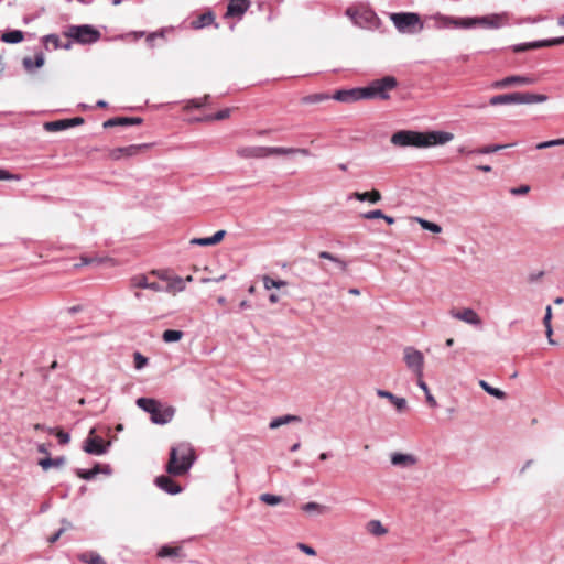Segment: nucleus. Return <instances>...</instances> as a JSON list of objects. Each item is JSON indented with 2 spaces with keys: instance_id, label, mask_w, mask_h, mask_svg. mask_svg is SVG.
I'll return each mask as SVG.
<instances>
[{
  "instance_id": "f257e3e1",
  "label": "nucleus",
  "mask_w": 564,
  "mask_h": 564,
  "mask_svg": "<svg viewBox=\"0 0 564 564\" xmlns=\"http://www.w3.org/2000/svg\"><path fill=\"white\" fill-rule=\"evenodd\" d=\"M453 138V133L445 131L417 132L412 130H400L392 134L391 143L400 148H429L432 145L445 144L452 141Z\"/></svg>"
},
{
  "instance_id": "f03ea898",
  "label": "nucleus",
  "mask_w": 564,
  "mask_h": 564,
  "mask_svg": "<svg viewBox=\"0 0 564 564\" xmlns=\"http://www.w3.org/2000/svg\"><path fill=\"white\" fill-rule=\"evenodd\" d=\"M194 462L193 447L188 443H181L171 448L166 471L172 476H182L191 469Z\"/></svg>"
},
{
  "instance_id": "7ed1b4c3",
  "label": "nucleus",
  "mask_w": 564,
  "mask_h": 564,
  "mask_svg": "<svg viewBox=\"0 0 564 564\" xmlns=\"http://www.w3.org/2000/svg\"><path fill=\"white\" fill-rule=\"evenodd\" d=\"M137 405L150 414L152 423L164 425L170 423L175 415V408L166 405L152 398H139Z\"/></svg>"
},
{
  "instance_id": "20e7f679",
  "label": "nucleus",
  "mask_w": 564,
  "mask_h": 564,
  "mask_svg": "<svg viewBox=\"0 0 564 564\" xmlns=\"http://www.w3.org/2000/svg\"><path fill=\"white\" fill-rule=\"evenodd\" d=\"M547 100L546 95L533 93H510L492 96L489 99V105H521V104H540Z\"/></svg>"
},
{
  "instance_id": "39448f33",
  "label": "nucleus",
  "mask_w": 564,
  "mask_h": 564,
  "mask_svg": "<svg viewBox=\"0 0 564 564\" xmlns=\"http://www.w3.org/2000/svg\"><path fill=\"white\" fill-rule=\"evenodd\" d=\"M395 29L401 33L415 34L423 30L424 24L419 13L399 12L390 15Z\"/></svg>"
},
{
  "instance_id": "423d86ee",
  "label": "nucleus",
  "mask_w": 564,
  "mask_h": 564,
  "mask_svg": "<svg viewBox=\"0 0 564 564\" xmlns=\"http://www.w3.org/2000/svg\"><path fill=\"white\" fill-rule=\"evenodd\" d=\"M397 85L398 82L393 76H384L380 79H376L364 87L365 99L387 100L390 98L389 91L394 89Z\"/></svg>"
},
{
  "instance_id": "0eeeda50",
  "label": "nucleus",
  "mask_w": 564,
  "mask_h": 564,
  "mask_svg": "<svg viewBox=\"0 0 564 564\" xmlns=\"http://www.w3.org/2000/svg\"><path fill=\"white\" fill-rule=\"evenodd\" d=\"M65 35L78 43L88 44L97 42L100 37V32L88 24L70 25L65 32Z\"/></svg>"
},
{
  "instance_id": "6e6552de",
  "label": "nucleus",
  "mask_w": 564,
  "mask_h": 564,
  "mask_svg": "<svg viewBox=\"0 0 564 564\" xmlns=\"http://www.w3.org/2000/svg\"><path fill=\"white\" fill-rule=\"evenodd\" d=\"M506 21L507 15L505 13L465 18L464 29H469L477 25L486 29H499L506 23Z\"/></svg>"
},
{
  "instance_id": "1a4fd4ad",
  "label": "nucleus",
  "mask_w": 564,
  "mask_h": 564,
  "mask_svg": "<svg viewBox=\"0 0 564 564\" xmlns=\"http://www.w3.org/2000/svg\"><path fill=\"white\" fill-rule=\"evenodd\" d=\"M403 359L406 367L415 375L416 378H423L424 356L412 346L403 349Z\"/></svg>"
},
{
  "instance_id": "9d476101",
  "label": "nucleus",
  "mask_w": 564,
  "mask_h": 564,
  "mask_svg": "<svg viewBox=\"0 0 564 564\" xmlns=\"http://www.w3.org/2000/svg\"><path fill=\"white\" fill-rule=\"evenodd\" d=\"M449 315L458 321H462L468 325L475 327H481L482 321L477 312L470 307H465L463 310H451Z\"/></svg>"
},
{
  "instance_id": "9b49d317",
  "label": "nucleus",
  "mask_w": 564,
  "mask_h": 564,
  "mask_svg": "<svg viewBox=\"0 0 564 564\" xmlns=\"http://www.w3.org/2000/svg\"><path fill=\"white\" fill-rule=\"evenodd\" d=\"M110 443H105L99 436H88L84 442V451L90 455H104L107 453Z\"/></svg>"
},
{
  "instance_id": "f8f14e48",
  "label": "nucleus",
  "mask_w": 564,
  "mask_h": 564,
  "mask_svg": "<svg viewBox=\"0 0 564 564\" xmlns=\"http://www.w3.org/2000/svg\"><path fill=\"white\" fill-rule=\"evenodd\" d=\"M332 98L345 104L362 100L365 99L364 87L337 90Z\"/></svg>"
},
{
  "instance_id": "ddd939ff",
  "label": "nucleus",
  "mask_w": 564,
  "mask_h": 564,
  "mask_svg": "<svg viewBox=\"0 0 564 564\" xmlns=\"http://www.w3.org/2000/svg\"><path fill=\"white\" fill-rule=\"evenodd\" d=\"M435 21V28L437 29H451V28H462L464 29L465 18H455L443 15L437 13L433 17Z\"/></svg>"
},
{
  "instance_id": "4468645a",
  "label": "nucleus",
  "mask_w": 564,
  "mask_h": 564,
  "mask_svg": "<svg viewBox=\"0 0 564 564\" xmlns=\"http://www.w3.org/2000/svg\"><path fill=\"white\" fill-rule=\"evenodd\" d=\"M534 82H535L534 78L530 77V76L513 75V76L505 77L501 80L495 82L492 86L495 88H506V87H509L512 85H520V86L532 85Z\"/></svg>"
},
{
  "instance_id": "2eb2a0df",
  "label": "nucleus",
  "mask_w": 564,
  "mask_h": 564,
  "mask_svg": "<svg viewBox=\"0 0 564 564\" xmlns=\"http://www.w3.org/2000/svg\"><path fill=\"white\" fill-rule=\"evenodd\" d=\"M290 154H302L304 156H310L311 151L305 148L267 147V158L270 155H290Z\"/></svg>"
},
{
  "instance_id": "dca6fc26",
  "label": "nucleus",
  "mask_w": 564,
  "mask_h": 564,
  "mask_svg": "<svg viewBox=\"0 0 564 564\" xmlns=\"http://www.w3.org/2000/svg\"><path fill=\"white\" fill-rule=\"evenodd\" d=\"M250 0H229L226 17L240 18L250 8Z\"/></svg>"
},
{
  "instance_id": "f3484780",
  "label": "nucleus",
  "mask_w": 564,
  "mask_h": 564,
  "mask_svg": "<svg viewBox=\"0 0 564 564\" xmlns=\"http://www.w3.org/2000/svg\"><path fill=\"white\" fill-rule=\"evenodd\" d=\"M391 464L401 468H410L417 463V458L413 454H404L394 452L391 454Z\"/></svg>"
},
{
  "instance_id": "a211bd4d",
  "label": "nucleus",
  "mask_w": 564,
  "mask_h": 564,
  "mask_svg": "<svg viewBox=\"0 0 564 564\" xmlns=\"http://www.w3.org/2000/svg\"><path fill=\"white\" fill-rule=\"evenodd\" d=\"M236 153L242 159H262L267 158V147H240Z\"/></svg>"
},
{
  "instance_id": "6ab92c4d",
  "label": "nucleus",
  "mask_w": 564,
  "mask_h": 564,
  "mask_svg": "<svg viewBox=\"0 0 564 564\" xmlns=\"http://www.w3.org/2000/svg\"><path fill=\"white\" fill-rule=\"evenodd\" d=\"M154 482L160 489L170 495H176L182 491V487L169 476H159L155 478Z\"/></svg>"
},
{
  "instance_id": "aec40b11",
  "label": "nucleus",
  "mask_w": 564,
  "mask_h": 564,
  "mask_svg": "<svg viewBox=\"0 0 564 564\" xmlns=\"http://www.w3.org/2000/svg\"><path fill=\"white\" fill-rule=\"evenodd\" d=\"M130 284L132 288H139V289H149L154 292H162L164 288L158 283V282H149L147 276L143 274H139L133 276L130 280Z\"/></svg>"
},
{
  "instance_id": "412c9836",
  "label": "nucleus",
  "mask_w": 564,
  "mask_h": 564,
  "mask_svg": "<svg viewBox=\"0 0 564 564\" xmlns=\"http://www.w3.org/2000/svg\"><path fill=\"white\" fill-rule=\"evenodd\" d=\"M142 118L140 117H115L106 120L104 122V128H112V127H127V126H133V124H141Z\"/></svg>"
},
{
  "instance_id": "4be33fe9",
  "label": "nucleus",
  "mask_w": 564,
  "mask_h": 564,
  "mask_svg": "<svg viewBox=\"0 0 564 564\" xmlns=\"http://www.w3.org/2000/svg\"><path fill=\"white\" fill-rule=\"evenodd\" d=\"M225 236H226V230L221 229V230L216 231L212 237L193 238V239H191L189 243L194 245V246H202V247L213 246V245H217L218 242H220Z\"/></svg>"
},
{
  "instance_id": "5701e85b",
  "label": "nucleus",
  "mask_w": 564,
  "mask_h": 564,
  "mask_svg": "<svg viewBox=\"0 0 564 564\" xmlns=\"http://www.w3.org/2000/svg\"><path fill=\"white\" fill-rule=\"evenodd\" d=\"M377 395L380 398L388 399L399 412H402L403 410L406 409V400L404 398L394 395L390 391L378 389Z\"/></svg>"
},
{
  "instance_id": "b1692460",
  "label": "nucleus",
  "mask_w": 564,
  "mask_h": 564,
  "mask_svg": "<svg viewBox=\"0 0 564 564\" xmlns=\"http://www.w3.org/2000/svg\"><path fill=\"white\" fill-rule=\"evenodd\" d=\"M76 475L85 480H91L95 478L99 473L110 474L109 466H106L104 469H101L99 464H96L91 469H76Z\"/></svg>"
},
{
  "instance_id": "393cba45",
  "label": "nucleus",
  "mask_w": 564,
  "mask_h": 564,
  "mask_svg": "<svg viewBox=\"0 0 564 564\" xmlns=\"http://www.w3.org/2000/svg\"><path fill=\"white\" fill-rule=\"evenodd\" d=\"M215 21V14L212 11L199 14L195 20L191 22L193 29L198 30L213 24Z\"/></svg>"
},
{
  "instance_id": "a878e982",
  "label": "nucleus",
  "mask_w": 564,
  "mask_h": 564,
  "mask_svg": "<svg viewBox=\"0 0 564 564\" xmlns=\"http://www.w3.org/2000/svg\"><path fill=\"white\" fill-rule=\"evenodd\" d=\"M350 198H355L360 202L368 200L371 204H376L381 199V194L377 189H372L371 192H365V193L355 192L349 196V199Z\"/></svg>"
},
{
  "instance_id": "bb28decb",
  "label": "nucleus",
  "mask_w": 564,
  "mask_h": 564,
  "mask_svg": "<svg viewBox=\"0 0 564 564\" xmlns=\"http://www.w3.org/2000/svg\"><path fill=\"white\" fill-rule=\"evenodd\" d=\"M366 531L373 536H382L388 533V529L383 527L380 520H370L366 523Z\"/></svg>"
},
{
  "instance_id": "cd10ccee",
  "label": "nucleus",
  "mask_w": 564,
  "mask_h": 564,
  "mask_svg": "<svg viewBox=\"0 0 564 564\" xmlns=\"http://www.w3.org/2000/svg\"><path fill=\"white\" fill-rule=\"evenodd\" d=\"M166 280H167V285H166V288H164L163 291L175 293V292H182L186 288V280H184L181 276H172Z\"/></svg>"
},
{
  "instance_id": "c85d7f7f",
  "label": "nucleus",
  "mask_w": 564,
  "mask_h": 564,
  "mask_svg": "<svg viewBox=\"0 0 564 564\" xmlns=\"http://www.w3.org/2000/svg\"><path fill=\"white\" fill-rule=\"evenodd\" d=\"M149 147V144H132L124 148H118L113 151V158H119L117 153H122L127 156H132L138 154L142 149H148Z\"/></svg>"
},
{
  "instance_id": "c756f323",
  "label": "nucleus",
  "mask_w": 564,
  "mask_h": 564,
  "mask_svg": "<svg viewBox=\"0 0 564 564\" xmlns=\"http://www.w3.org/2000/svg\"><path fill=\"white\" fill-rule=\"evenodd\" d=\"M22 64L28 72H32L35 68H40L44 64V56L42 53L36 54L34 58L26 56L23 58Z\"/></svg>"
},
{
  "instance_id": "7c9ffc66",
  "label": "nucleus",
  "mask_w": 564,
  "mask_h": 564,
  "mask_svg": "<svg viewBox=\"0 0 564 564\" xmlns=\"http://www.w3.org/2000/svg\"><path fill=\"white\" fill-rule=\"evenodd\" d=\"M300 421H301L300 416L292 415V414H286V415L273 419L270 422L269 427L274 430V429H278V427H280V426L284 425V424L300 422Z\"/></svg>"
},
{
  "instance_id": "2f4dec72",
  "label": "nucleus",
  "mask_w": 564,
  "mask_h": 564,
  "mask_svg": "<svg viewBox=\"0 0 564 564\" xmlns=\"http://www.w3.org/2000/svg\"><path fill=\"white\" fill-rule=\"evenodd\" d=\"M66 463V458L64 456L51 458L46 457L39 462V465L44 469L47 470L51 467H61Z\"/></svg>"
},
{
  "instance_id": "473e14b6",
  "label": "nucleus",
  "mask_w": 564,
  "mask_h": 564,
  "mask_svg": "<svg viewBox=\"0 0 564 564\" xmlns=\"http://www.w3.org/2000/svg\"><path fill=\"white\" fill-rule=\"evenodd\" d=\"M24 39V34L22 31L20 30H13V31H9V32H4L1 36V40L6 43H10V44H17V43H20L22 42Z\"/></svg>"
},
{
  "instance_id": "72a5a7b5",
  "label": "nucleus",
  "mask_w": 564,
  "mask_h": 564,
  "mask_svg": "<svg viewBox=\"0 0 564 564\" xmlns=\"http://www.w3.org/2000/svg\"><path fill=\"white\" fill-rule=\"evenodd\" d=\"M301 509L304 512L311 513L315 512L317 514H324L328 511V507L321 505L318 502L310 501L301 506Z\"/></svg>"
},
{
  "instance_id": "f704fd0d",
  "label": "nucleus",
  "mask_w": 564,
  "mask_h": 564,
  "mask_svg": "<svg viewBox=\"0 0 564 564\" xmlns=\"http://www.w3.org/2000/svg\"><path fill=\"white\" fill-rule=\"evenodd\" d=\"M44 129L48 132H57L69 129L67 119L48 121L44 123Z\"/></svg>"
},
{
  "instance_id": "c9c22d12",
  "label": "nucleus",
  "mask_w": 564,
  "mask_h": 564,
  "mask_svg": "<svg viewBox=\"0 0 564 564\" xmlns=\"http://www.w3.org/2000/svg\"><path fill=\"white\" fill-rule=\"evenodd\" d=\"M182 549L180 546H170L164 545L162 546L159 552V557H177L181 555Z\"/></svg>"
},
{
  "instance_id": "e433bc0d",
  "label": "nucleus",
  "mask_w": 564,
  "mask_h": 564,
  "mask_svg": "<svg viewBox=\"0 0 564 564\" xmlns=\"http://www.w3.org/2000/svg\"><path fill=\"white\" fill-rule=\"evenodd\" d=\"M479 386L481 387V389L484 391H486L488 394L492 395V397H496L497 399H505L506 398V393L498 389V388H494L491 387L487 381L485 380H480L479 381Z\"/></svg>"
},
{
  "instance_id": "4c0bfd02",
  "label": "nucleus",
  "mask_w": 564,
  "mask_h": 564,
  "mask_svg": "<svg viewBox=\"0 0 564 564\" xmlns=\"http://www.w3.org/2000/svg\"><path fill=\"white\" fill-rule=\"evenodd\" d=\"M512 145L513 144H490L475 149L471 152H476V154H490Z\"/></svg>"
},
{
  "instance_id": "58836bf2",
  "label": "nucleus",
  "mask_w": 564,
  "mask_h": 564,
  "mask_svg": "<svg viewBox=\"0 0 564 564\" xmlns=\"http://www.w3.org/2000/svg\"><path fill=\"white\" fill-rule=\"evenodd\" d=\"M79 560L87 564H106L105 560L99 554L94 552L80 554Z\"/></svg>"
},
{
  "instance_id": "ea45409f",
  "label": "nucleus",
  "mask_w": 564,
  "mask_h": 564,
  "mask_svg": "<svg viewBox=\"0 0 564 564\" xmlns=\"http://www.w3.org/2000/svg\"><path fill=\"white\" fill-rule=\"evenodd\" d=\"M184 336L182 330L176 329H166L164 330L162 338L165 343H176L181 340Z\"/></svg>"
},
{
  "instance_id": "a19ab883",
  "label": "nucleus",
  "mask_w": 564,
  "mask_h": 564,
  "mask_svg": "<svg viewBox=\"0 0 564 564\" xmlns=\"http://www.w3.org/2000/svg\"><path fill=\"white\" fill-rule=\"evenodd\" d=\"M318 257L321 259L333 261L334 263H336L339 267V269L341 271H346V269H347V263L344 260L339 259L338 257L332 254L328 251H321L318 253Z\"/></svg>"
},
{
  "instance_id": "79ce46f5",
  "label": "nucleus",
  "mask_w": 564,
  "mask_h": 564,
  "mask_svg": "<svg viewBox=\"0 0 564 564\" xmlns=\"http://www.w3.org/2000/svg\"><path fill=\"white\" fill-rule=\"evenodd\" d=\"M417 386L424 391L426 402L430 404V406L436 408L437 402H436L435 398L432 395V393L430 392V389H429L426 382L423 380V378H417Z\"/></svg>"
},
{
  "instance_id": "37998d69",
  "label": "nucleus",
  "mask_w": 564,
  "mask_h": 564,
  "mask_svg": "<svg viewBox=\"0 0 564 564\" xmlns=\"http://www.w3.org/2000/svg\"><path fill=\"white\" fill-rule=\"evenodd\" d=\"M541 43H547V40H541V41H534V42H529V43H523V44H517L513 46V51L514 52H523V51H527V50H531V48H540V47H546L547 45H538V44H541Z\"/></svg>"
},
{
  "instance_id": "c03bdc74",
  "label": "nucleus",
  "mask_w": 564,
  "mask_h": 564,
  "mask_svg": "<svg viewBox=\"0 0 564 564\" xmlns=\"http://www.w3.org/2000/svg\"><path fill=\"white\" fill-rule=\"evenodd\" d=\"M259 500L269 506H276L283 501V497L265 492L259 496Z\"/></svg>"
},
{
  "instance_id": "a18cd8bd",
  "label": "nucleus",
  "mask_w": 564,
  "mask_h": 564,
  "mask_svg": "<svg viewBox=\"0 0 564 564\" xmlns=\"http://www.w3.org/2000/svg\"><path fill=\"white\" fill-rule=\"evenodd\" d=\"M263 286L265 290H271L273 288H282V286H285L288 283L286 281H283V280H274L268 275H264L263 279Z\"/></svg>"
},
{
  "instance_id": "49530a36",
  "label": "nucleus",
  "mask_w": 564,
  "mask_h": 564,
  "mask_svg": "<svg viewBox=\"0 0 564 564\" xmlns=\"http://www.w3.org/2000/svg\"><path fill=\"white\" fill-rule=\"evenodd\" d=\"M327 94H313L302 98L303 104H317L329 99Z\"/></svg>"
},
{
  "instance_id": "de8ad7c7",
  "label": "nucleus",
  "mask_w": 564,
  "mask_h": 564,
  "mask_svg": "<svg viewBox=\"0 0 564 564\" xmlns=\"http://www.w3.org/2000/svg\"><path fill=\"white\" fill-rule=\"evenodd\" d=\"M417 221L421 225V227L425 230H429L434 234H440L442 231L441 226L435 223L429 221L423 218H417Z\"/></svg>"
},
{
  "instance_id": "09e8293b",
  "label": "nucleus",
  "mask_w": 564,
  "mask_h": 564,
  "mask_svg": "<svg viewBox=\"0 0 564 564\" xmlns=\"http://www.w3.org/2000/svg\"><path fill=\"white\" fill-rule=\"evenodd\" d=\"M45 42L47 44H52L55 48H58V47H64V48H69L70 47V42L68 41L66 44H61L59 43V37L56 35V34H48L45 36Z\"/></svg>"
},
{
  "instance_id": "8fccbe9b",
  "label": "nucleus",
  "mask_w": 564,
  "mask_h": 564,
  "mask_svg": "<svg viewBox=\"0 0 564 564\" xmlns=\"http://www.w3.org/2000/svg\"><path fill=\"white\" fill-rule=\"evenodd\" d=\"M133 358H134V367L138 370L142 369L143 367H145L148 365L149 359L139 351H135L133 354Z\"/></svg>"
},
{
  "instance_id": "3c124183",
  "label": "nucleus",
  "mask_w": 564,
  "mask_h": 564,
  "mask_svg": "<svg viewBox=\"0 0 564 564\" xmlns=\"http://www.w3.org/2000/svg\"><path fill=\"white\" fill-rule=\"evenodd\" d=\"M21 176L12 174L8 170L0 169V181H20Z\"/></svg>"
},
{
  "instance_id": "603ef678",
  "label": "nucleus",
  "mask_w": 564,
  "mask_h": 564,
  "mask_svg": "<svg viewBox=\"0 0 564 564\" xmlns=\"http://www.w3.org/2000/svg\"><path fill=\"white\" fill-rule=\"evenodd\" d=\"M360 216L365 219H381L382 217H384V214L380 209H375L362 213Z\"/></svg>"
},
{
  "instance_id": "864d4df0",
  "label": "nucleus",
  "mask_w": 564,
  "mask_h": 564,
  "mask_svg": "<svg viewBox=\"0 0 564 564\" xmlns=\"http://www.w3.org/2000/svg\"><path fill=\"white\" fill-rule=\"evenodd\" d=\"M230 112H231V110L229 108H226V109L219 110L216 113H214L212 118L214 120H224L230 116Z\"/></svg>"
},
{
  "instance_id": "5fc2aeb1",
  "label": "nucleus",
  "mask_w": 564,
  "mask_h": 564,
  "mask_svg": "<svg viewBox=\"0 0 564 564\" xmlns=\"http://www.w3.org/2000/svg\"><path fill=\"white\" fill-rule=\"evenodd\" d=\"M56 436L58 438V442L63 445L68 444L70 441L69 434L64 431H58Z\"/></svg>"
},
{
  "instance_id": "6e6d98bb",
  "label": "nucleus",
  "mask_w": 564,
  "mask_h": 564,
  "mask_svg": "<svg viewBox=\"0 0 564 564\" xmlns=\"http://www.w3.org/2000/svg\"><path fill=\"white\" fill-rule=\"evenodd\" d=\"M561 44H564V36L549 39L547 43H541L540 45L554 46V45H561Z\"/></svg>"
},
{
  "instance_id": "4d7b16f0",
  "label": "nucleus",
  "mask_w": 564,
  "mask_h": 564,
  "mask_svg": "<svg viewBox=\"0 0 564 564\" xmlns=\"http://www.w3.org/2000/svg\"><path fill=\"white\" fill-rule=\"evenodd\" d=\"M299 549H300L302 552H304L305 554H307V555H311V556L316 555L315 550H314L312 546L306 545V544H304V543H300V544H299Z\"/></svg>"
},
{
  "instance_id": "13d9d810",
  "label": "nucleus",
  "mask_w": 564,
  "mask_h": 564,
  "mask_svg": "<svg viewBox=\"0 0 564 564\" xmlns=\"http://www.w3.org/2000/svg\"><path fill=\"white\" fill-rule=\"evenodd\" d=\"M552 147H555V140L540 142L535 145V149L543 150V149H547V148H552Z\"/></svg>"
},
{
  "instance_id": "bf43d9fd",
  "label": "nucleus",
  "mask_w": 564,
  "mask_h": 564,
  "mask_svg": "<svg viewBox=\"0 0 564 564\" xmlns=\"http://www.w3.org/2000/svg\"><path fill=\"white\" fill-rule=\"evenodd\" d=\"M68 121V127L69 128H73V127H76V126H80L84 123V119L82 117H75V118H70V119H67Z\"/></svg>"
},
{
  "instance_id": "052dcab7",
  "label": "nucleus",
  "mask_w": 564,
  "mask_h": 564,
  "mask_svg": "<svg viewBox=\"0 0 564 564\" xmlns=\"http://www.w3.org/2000/svg\"><path fill=\"white\" fill-rule=\"evenodd\" d=\"M530 187L528 185H522L520 187H516L511 189V193L514 195H522L529 192Z\"/></svg>"
},
{
  "instance_id": "680f3d73",
  "label": "nucleus",
  "mask_w": 564,
  "mask_h": 564,
  "mask_svg": "<svg viewBox=\"0 0 564 564\" xmlns=\"http://www.w3.org/2000/svg\"><path fill=\"white\" fill-rule=\"evenodd\" d=\"M551 318H552V308L549 305L546 307V310H545V315H544V318H543L544 326L551 325Z\"/></svg>"
},
{
  "instance_id": "e2e57ef3",
  "label": "nucleus",
  "mask_w": 564,
  "mask_h": 564,
  "mask_svg": "<svg viewBox=\"0 0 564 564\" xmlns=\"http://www.w3.org/2000/svg\"><path fill=\"white\" fill-rule=\"evenodd\" d=\"M66 531V528H61L56 533L48 538L50 543H55L59 536Z\"/></svg>"
},
{
  "instance_id": "0e129e2a",
  "label": "nucleus",
  "mask_w": 564,
  "mask_h": 564,
  "mask_svg": "<svg viewBox=\"0 0 564 564\" xmlns=\"http://www.w3.org/2000/svg\"><path fill=\"white\" fill-rule=\"evenodd\" d=\"M83 311V306L82 305H74V306H70L67 308V313L70 314V315H74L78 312H82Z\"/></svg>"
},
{
  "instance_id": "69168bd1",
  "label": "nucleus",
  "mask_w": 564,
  "mask_h": 564,
  "mask_svg": "<svg viewBox=\"0 0 564 564\" xmlns=\"http://www.w3.org/2000/svg\"><path fill=\"white\" fill-rule=\"evenodd\" d=\"M251 307V304L249 301L247 300H243L239 303V308L240 310H247V308H250Z\"/></svg>"
},
{
  "instance_id": "338daca9",
  "label": "nucleus",
  "mask_w": 564,
  "mask_h": 564,
  "mask_svg": "<svg viewBox=\"0 0 564 564\" xmlns=\"http://www.w3.org/2000/svg\"><path fill=\"white\" fill-rule=\"evenodd\" d=\"M279 300H280V299H279V296H278L276 294H274V293L270 294V296H269V301H270L271 303H273V304H274V303H278V302H279Z\"/></svg>"
},
{
  "instance_id": "774afa93",
  "label": "nucleus",
  "mask_w": 564,
  "mask_h": 564,
  "mask_svg": "<svg viewBox=\"0 0 564 564\" xmlns=\"http://www.w3.org/2000/svg\"><path fill=\"white\" fill-rule=\"evenodd\" d=\"M381 219H384L386 223L389 224V225H392L395 221L393 217L388 216V215H384V217H382Z\"/></svg>"
}]
</instances>
